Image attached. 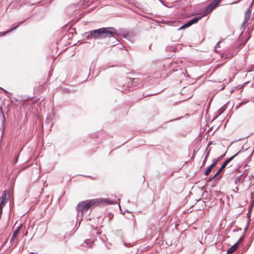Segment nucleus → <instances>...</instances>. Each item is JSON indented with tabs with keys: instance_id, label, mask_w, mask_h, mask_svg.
Wrapping results in <instances>:
<instances>
[{
	"instance_id": "obj_1",
	"label": "nucleus",
	"mask_w": 254,
	"mask_h": 254,
	"mask_svg": "<svg viewBox=\"0 0 254 254\" xmlns=\"http://www.w3.org/2000/svg\"><path fill=\"white\" fill-rule=\"evenodd\" d=\"M116 201H113L106 198H101L99 199H88L79 202L76 208L77 212L76 216L77 220H79V225L82 219V216L84 212L87 211L89 209H92L97 206H100L104 203L108 204H114L117 203ZM79 225H78L79 226Z\"/></svg>"
},
{
	"instance_id": "obj_2",
	"label": "nucleus",
	"mask_w": 254,
	"mask_h": 254,
	"mask_svg": "<svg viewBox=\"0 0 254 254\" xmlns=\"http://www.w3.org/2000/svg\"><path fill=\"white\" fill-rule=\"evenodd\" d=\"M117 35L116 29L112 27H102L98 29L90 30L84 33L83 36L87 39H103L106 38L112 37L115 40L113 43L116 45L119 41L115 37Z\"/></svg>"
},
{
	"instance_id": "obj_3",
	"label": "nucleus",
	"mask_w": 254,
	"mask_h": 254,
	"mask_svg": "<svg viewBox=\"0 0 254 254\" xmlns=\"http://www.w3.org/2000/svg\"><path fill=\"white\" fill-rule=\"evenodd\" d=\"M244 147H242V149L240 150L238 152H237L236 154H235L234 155L232 156L231 157L227 158L226 160L224 161V162L223 163L222 165L220 167V168L218 169V170L216 172V175H219L222 170L227 166V165L235 157H236L239 153H240L242 152H243L245 150H247L248 149H246L245 150H243Z\"/></svg>"
},
{
	"instance_id": "obj_4",
	"label": "nucleus",
	"mask_w": 254,
	"mask_h": 254,
	"mask_svg": "<svg viewBox=\"0 0 254 254\" xmlns=\"http://www.w3.org/2000/svg\"><path fill=\"white\" fill-rule=\"evenodd\" d=\"M143 79L139 78H133L128 81L127 86L128 87L132 86L136 88H140L143 86Z\"/></svg>"
},
{
	"instance_id": "obj_5",
	"label": "nucleus",
	"mask_w": 254,
	"mask_h": 254,
	"mask_svg": "<svg viewBox=\"0 0 254 254\" xmlns=\"http://www.w3.org/2000/svg\"><path fill=\"white\" fill-rule=\"evenodd\" d=\"M247 177V175H245L244 173H242L238 176L236 177L235 179V184L236 185H239L241 183H242Z\"/></svg>"
},
{
	"instance_id": "obj_6",
	"label": "nucleus",
	"mask_w": 254,
	"mask_h": 254,
	"mask_svg": "<svg viewBox=\"0 0 254 254\" xmlns=\"http://www.w3.org/2000/svg\"><path fill=\"white\" fill-rule=\"evenodd\" d=\"M212 3H210L208 4L205 8L203 10V14L204 15H206L208 13L211 12V11L215 7L213 5H212Z\"/></svg>"
},
{
	"instance_id": "obj_7",
	"label": "nucleus",
	"mask_w": 254,
	"mask_h": 254,
	"mask_svg": "<svg viewBox=\"0 0 254 254\" xmlns=\"http://www.w3.org/2000/svg\"><path fill=\"white\" fill-rule=\"evenodd\" d=\"M9 198V192L8 191L6 192L5 191L2 194L1 196L0 197V201L1 202H5V203H6L8 200Z\"/></svg>"
},
{
	"instance_id": "obj_8",
	"label": "nucleus",
	"mask_w": 254,
	"mask_h": 254,
	"mask_svg": "<svg viewBox=\"0 0 254 254\" xmlns=\"http://www.w3.org/2000/svg\"><path fill=\"white\" fill-rule=\"evenodd\" d=\"M28 18H27L24 19V20L19 22L17 26H16L14 27L13 28L8 30V31H5L4 32H0V34H1L2 36H4L5 34L10 33V32L12 31L13 30L17 29L20 25H21L23 22H24Z\"/></svg>"
},
{
	"instance_id": "obj_9",
	"label": "nucleus",
	"mask_w": 254,
	"mask_h": 254,
	"mask_svg": "<svg viewBox=\"0 0 254 254\" xmlns=\"http://www.w3.org/2000/svg\"><path fill=\"white\" fill-rule=\"evenodd\" d=\"M22 226V224H20L19 226H18L16 228V229L13 232V233H12V236H11V238L10 239V241H12V240H13L16 238V237L17 236V235L19 233L20 229Z\"/></svg>"
},
{
	"instance_id": "obj_10",
	"label": "nucleus",
	"mask_w": 254,
	"mask_h": 254,
	"mask_svg": "<svg viewBox=\"0 0 254 254\" xmlns=\"http://www.w3.org/2000/svg\"><path fill=\"white\" fill-rule=\"evenodd\" d=\"M203 16H196L188 21V22L190 23V26L192 24L196 23L199 20H200Z\"/></svg>"
},
{
	"instance_id": "obj_11",
	"label": "nucleus",
	"mask_w": 254,
	"mask_h": 254,
	"mask_svg": "<svg viewBox=\"0 0 254 254\" xmlns=\"http://www.w3.org/2000/svg\"><path fill=\"white\" fill-rule=\"evenodd\" d=\"M147 226L148 228V233L150 234H151L153 231H155L156 229L155 225L150 222H147Z\"/></svg>"
},
{
	"instance_id": "obj_12",
	"label": "nucleus",
	"mask_w": 254,
	"mask_h": 254,
	"mask_svg": "<svg viewBox=\"0 0 254 254\" xmlns=\"http://www.w3.org/2000/svg\"><path fill=\"white\" fill-rule=\"evenodd\" d=\"M252 10L250 8H248L245 13L244 19L245 22H248L251 15Z\"/></svg>"
},
{
	"instance_id": "obj_13",
	"label": "nucleus",
	"mask_w": 254,
	"mask_h": 254,
	"mask_svg": "<svg viewBox=\"0 0 254 254\" xmlns=\"http://www.w3.org/2000/svg\"><path fill=\"white\" fill-rule=\"evenodd\" d=\"M237 243L234 244L233 246L230 247L227 250L226 254H230L234 252L237 249Z\"/></svg>"
},
{
	"instance_id": "obj_14",
	"label": "nucleus",
	"mask_w": 254,
	"mask_h": 254,
	"mask_svg": "<svg viewBox=\"0 0 254 254\" xmlns=\"http://www.w3.org/2000/svg\"><path fill=\"white\" fill-rule=\"evenodd\" d=\"M226 110L225 105L221 107L218 111L217 115L215 117L214 120L217 119L219 116H220Z\"/></svg>"
},
{
	"instance_id": "obj_15",
	"label": "nucleus",
	"mask_w": 254,
	"mask_h": 254,
	"mask_svg": "<svg viewBox=\"0 0 254 254\" xmlns=\"http://www.w3.org/2000/svg\"><path fill=\"white\" fill-rule=\"evenodd\" d=\"M211 149V148H209L208 149V151H206L207 152H206V153L205 154V155L204 156V158L203 162H202V166L204 165V164L205 163L206 161H207V158H208V156L209 155Z\"/></svg>"
},
{
	"instance_id": "obj_16",
	"label": "nucleus",
	"mask_w": 254,
	"mask_h": 254,
	"mask_svg": "<svg viewBox=\"0 0 254 254\" xmlns=\"http://www.w3.org/2000/svg\"><path fill=\"white\" fill-rule=\"evenodd\" d=\"M174 22L177 23L174 20H163L162 22V23L167 25H169V26H172V25H173V23H174Z\"/></svg>"
},
{
	"instance_id": "obj_17",
	"label": "nucleus",
	"mask_w": 254,
	"mask_h": 254,
	"mask_svg": "<svg viewBox=\"0 0 254 254\" xmlns=\"http://www.w3.org/2000/svg\"><path fill=\"white\" fill-rule=\"evenodd\" d=\"M45 123L47 125H51L52 126L53 125V123L52 122V117L50 116H48L45 120Z\"/></svg>"
},
{
	"instance_id": "obj_18",
	"label": "nucleus",
	"mask_w": 254,
	"mask_h": 254,
	"mask_svg": "<svg viewBox=\"0 0 254 254\" xmlns=\"http://www.w3.org/2000/svg\"><path fill=\"white\" fill-rule=\"evenodd\" d=\"M214 194L218 197H220V199H221V197L223 196V193L220 191L214 190Z\"/></svg>"
},
{
	"instance_id": "obj_19",
	"label": "nucleus",
	"mask_w": 254,
	"mask_h": 254,
	"mask_svg": "<svg viewBox=\"0 0 254 254\" xmlns=\"http://www.w3.org/2000/svg\"><path fill=\"white\" fill-rule=\"evenodd\" d=\"M0 118H1L2 124L5 121V118L3 114V112L2 110L1 107H0Z\"/></svg>"
},
{
	"instance_id": "obj_20",
	"label": "nucleus",
	"mask_w": 254,
	"mask_h": 254,
	"mask_svg": "<svg viewBox=\"0 0 254 254\" xmlns=\"http://www.w3.org/2000/svg\"><path fill=\"white\" fill-rule=\"evenodd\" d=\"M84 243H85L88 247L91 248L94 243V241L89 239H86L84 241Z\"/></svg>"
},
{
	"instance_id": "obj_21",
	"label": "nucleus",
	"mask_w": 254,
	"mask_h": 254,
	"mask_svg": "<svg viewBox=\"0 0 254 254\" xmlns=\"http://www.w3.org/2000/svg\"><path fill=\"white\" fill-rule=\"evenodd\" d=\"M212 169L209 167H207L204 171V174L205 176H208L210 173L212 171Z\"/></svg>"
},
{
	"instance_id": "obj_22",
	"label": "nucleus",
	"mask_w": 254,
	"mask_h": 254,
	"mask_svg": "<svg viewBox=\"0 0 254 254\" xmlns=\"http://www.w3.org/2000/svg\"><path fill=\"white\" fill-rule=\"evenodd\" d=\"M251 217H250V215H249V216H248V220H247V224L245 226V232H246L247 230H248V228L249 226V225H250V223L251 222Z\"/></svg>"
},
{
	"instance_id": "obj_23",
	"label": "nucleus",
	"mask_w": 254,
	"mask_h": 254,
	"mask_svg": "<svg viewBox=\"0 0 254 254\" xmlns=\"http://www.w3.org/2000/svg\"><path fill=\"white\" fill-rule=\"evenodd\" d=\"M246 232H244L243 233V235L239 238V239L238 240V241L236 243H237V245H238V244L240 243V242H242L244 241V237H245V233Z\"/></svg>"
},
{
	"instance_id": "obj_24",
	"label": "nucleus",
	"mask_w": 254,
	"mask_h": 254,
	"mask_svg": "<svg viewBox=\"0 0 254 254\" xmlns=\"http://www.w3.org/2000/svg\"><path fill=\"white\" fill-rule=\"evenodd\" d=\"M226 152H227V151L224 154H223V155H222L220 156H219L218 157H217L215 159V161L218 163L220 160H221L223 158V157L225 156Z\"/></svg>"
},
{
	"instance_id": "obj_25",
	"label": "nucleus",
	"mask_w": 254,
	"mask_h": 254,
	"mask_svg": "<svg viewBox=\"0 0 254 254\" xmlns=\"http://www.w3.org/2000/svg\"><path fill=\"white\" fill-rule=\"evenodd\" d=\"M221 0H214L211 3H212V5H213L215 7H216L221 1Z\"/></svg>"
},
{
	"instance_id": "obj_26",
	"label": "nucleus",
	"mask_w": 254,
	"mask_h": 254,
	"mask_svg": "<svg viewBox=\"0 0 254 254\" xmlns=\"http://www.w3.org/2000/svg\"><path fill=\"white\" fill-rule=\"evenodd\" d=\"M40 3V1H39L37 3H31L30 1H26L25 4H26V5H28L29 6H31V5H38Z\"/></svg>"
},
{
	"instance_id": "obj_27",
	"label": "nucleus",
	"mask_w": 254,
	"mask_h": 254,
	"mask_svg": "<svg viewBox=\"0 0 254 254\" xmlns=\"http://www.w3.org/2000/svg\"><path fill=\"white\" fill-rule=\"evenodd\" d=\"M123 244L126 247H131L132 246V245L130 243H127L124 240H123Z\"/></svg>"
},
{
	"instance_id": "obj_28",
	"label": "nucleus",
	"mask_w": 254,
	"mask_h": 254,
	"mask_svg": "<svg viewBox=\"0 0 254 254\" xmlns=\"http://www.w3.org/2000/svg\"><path fill=\"white\" fill-rule=\"evenodd\" d=\"M218 175H216V173L213 176L209 177L208 179V180H207V183H209V182L212 181L213 179H214L215 178H216Z\"/></svg>"
},
{
	"instance_id": "obj_29",
	"label": "nucleus",
	"mask_w": 254,
	"mask_h": 254,
	"mask_svg": "<svg viewBox=\"0 0 254 254\" xmlns=\"http://www.w3.org/2000/svg\"><path fill=\"white\" fill-rule=\"evenodd\" d=\"M182 26L183 27L184 29H186L187 28H189L190 26V23H189L188 21L186 23H185V24H183V25H182Z\"/></svg>"
},
{
	"instance_id": "obj_30",
	"label": "nucleus",
	"mask_w": 254,
	"mask_h": 254,
	"mask_svg": "<svg viewBox=\"0 0 254 254\" xmlns=\"http://www.w3.org/2000/svg\"><path fill=\"white\" fill-rule=\"evenodd\" d=\"M254 64L252 65V66H251L250 67H249L247 71L248 72H251L252 71H254Z\"/></svg>"
},
{
	"instance_id": "obj_31",
	"label": "nucleus",
	"mask_w": 254,
	"mask_h": 254,
	"mask_svg": "<svg viewBox=\"0 0 254 254\" xmlns=\"http://www.w3.org/2000/svg\"><path fill=\"white\" fill-rule=\"evenodd\" d=\"M174 21L177 23H176L174 22V23H173V25H172V26H175V27L179 26L181 21H176V20H174Z\"/></svg>"
},
{
	"instance_id": "obj_32",
	"label": "nucleus",
	"mask_w": 254,
	"mask_h": 254,
	"mask_svg": "<svg viewBox=\"0 0 254 254\" xmlns=\"http://www.w3.org/2000/svg\"><path fill=\"white\" fill-rule=\"evenodd\" d=\"M247 26V22H245V19H244V21L242 24V28H243L244 29H245Z\"/></svg>"
},
{
	"instance_id": "obj_33",
	"label": "nucleus",
	"mask_w": 254,
	"mask_h": 254,
	"mask_svg": "<svg viewBox=\"0 0 254 254\" xmlns=\"http://www.w3.org/2000/svg\"><path fill=\"white\" fill-rule=\"evenodd\" d=\"M220 41H218V42L217 43V44H216V46H215V52L216 53H218V52L217 51L216 48H217V47L220 48V46H219V45H220Z\"/></svg>"
},
{
	"instance_id": "obj_34",
	"label": "nucleus",
	"mask_w": 254,
	"mask_h": 254,
	"mask_svg": "<svg viewBox=\"0 0 254 254\" xmlns=\"http://www.w3.org/2000/svg\"><path fill=\"white\" fill-rule=\"evenodd\" d=\"M218 163L216 162L215 161V162H214L213 163H212L210 166H209L212 169H213V168H214L216 165V164H217Z\"/></svg>"
},
{
	"instance_id": "obj_35",
	"label": "nucleus",
	"mask_w": 254,
	"mask_h": 254,
	"mask_svg": "<svg viewBox=\"0 0 254 254\" xmlns=\"http://www.w3.org/2000/svg\"><path fill=\"white\" fill-rule=\"evenodd\" d=\"M216 144L215 143H213V141H209L208 142V144H207V147H206V151H207V149H208V147L209 146V145H211V144Z\"/></svg>"
},
{
	"instance_id": "obj_36",
	"label": "nucleus",
	"mask_w": 254,
	"mask_h": 254,
	"mask_svg": "<svg viewBox=\"0 0 254 254\" xmlns=\"http://www.w3.org/2000/svg\"><path fill=\"white\" fill-rule=\"evenodd\" d=\"M254 205V200H253V201L251 202V203L250 204L249 206V209H250V210L252 211V209Z\"/></svg>"
},
{
	"instance_id": "obj_37",
	"label": "nucleus",
	"mask_w": 254,
	"mask_h": 254,
	"mask_svg": "<svg viewBox=\"0 0 254 254\" xmlns=\"http://www.w3.org/2000/svg\"><path fill=\"white\" fill-rule=\"evenodd\" d=\"M70 30L71 31H70V32H69L68 35H70V34H71L72 35V34H73V33H76V30H75V29H72H72H71Z\"/></svg>"
},
{
	"instance_id": "obj_38",
	"label": "nucleus",
	"mask_w": 254,
	"mask_h": 254,
	"mask_svg": "<svg viewBox=\"0 0 254 254\" xmlns=\"http://www.w3.org/2000/svg\"><path fill=\"white\" fill-rule=\"evenodd\" d=\"M235 223V222L233 221L232 222L230 225H229V226L227 228V229H231V228L233 227V225Z\"/></svg>"
},
{
	"instance_id": "obj_39",
	"label": "nucleus",
	"mask_w": 254,
	"mask_h": 254,
	"mask_svg": "<svg viewBox=\"0 0 254 254\" xmlns=\"http://www.w3.org/2000/svg\"><path fill=\"white\" fill-rule=\"evenodd\" d=\"M18 158H19V155H16L15 157V158H14V163L15 164H16L17 161H18Z\"/></svg>"
},
{
	"instance_id": "obj_40",
	"label": "nucleus",
	"mask_w": 254,
	"mask_h": 254,
	"mask_svg": "<svg viewBox=\"0 0 254 254\" xmlns=\"http://www.w3.org/2000/svg\"><path fill=\"white\" fill-rule=\"evenodd\" d=\"M0 89H2V90L4 91V92L5 93L7 94H9V95H11V93L9 92H8V91H7L6 90L4 89H3V88H1Z\"/></svg>"
},
{
	"instance_id": "obj_41",
	"label": "nucleus",
	"mask_w": 254,
	"mask_h": 254,
	"mask_svg": "<svg viewBox=\"0 0 254 254\" xmlns=\"http://www.w3.org/2000/svg\"><path fill=\"white\" fill-rule=\"evenodd\" d=\"M244 104V102H241L239 105L238 106H236V109H238L239 108V107H240V106H241L242 105H243Z\"/></svg>"
},
{
	"instance_id": "obj_42",
	"label": "nucleus",
	"mask_w": 254,
	"mask_h": 254,
	"mask_svg": "<svg viewBox=\"0 0 254 254\" xmlns=\"http://www.w3.org/2000/svg\"><path fill=\"white\" fill-rule=\"evenodd\" d=\"M251 210H250V209H249V211H248V212L247 213V217L249 216V215L251 216Z\"/></svg>"
},
{
	"instance_id": "obj_43",
	"label": "nucleus",
	"mask_w": 254,
	"mask_h": 254,
	"mask_svg": "<svg viewBox=\"0 0 254 254\" xmlns=\"http://www.w3.org/2000/svg\"><path fill=\"white\" fill-rule=\"evenodd\" d=\"M128 36V34H124L123 35V37L124 38H127V37Z\"/></svg>"
},
{
	"instance_id": "obj_44",
	"label": "nucleus",
	"mask_w": 254,
	"mask_h": 254,
	"mask_svg": "<svg viewBox=\"0 0 254 254\" xmlns=\"http://www.w3.org/2000/svg\"><path fill=\"white\" fill-rule=\"evenodd\" d=\"M184 30V28H183V27L182 26H181L180 27H179L178 29V31H180V30Z\"/></svg>"
},
{
	"instance_id": "obj_45",
	"label": "nucleus",
	"mask_w": 254,
	"mask_h": 254,
	"mask_svg": "<svg viewBox=\"0 0 254 254\" xmlns=\"http://www.w3.org/2000/svg\"><path fill=\"white\" fill-rule=\"evenodd\" d=\"M119 208H120V211H121V213H123V212L122 211V210L121 209V205L120 204H119Z\"/></svg>"
},
{
	"instance_id": "obj_46",
	"label": "nucleus",
	"mask_w": 254,
	"mask_h": 254,
	"mask_svg": "<svg viewBox=\"0 0 254 254\" xmlns=\"http://www.w3.org/2000/svg\"><path fill=\"white\" fill-rule=\"evenodd\" d=\"M159 0L161 2V3L162 4H163L164 6H166V5H165V4L164 3V1H162V0Z\"/></svg>"
},
{
	"instance_id": "obj_47",
	"label": "nucleus",
	"mask_w": 254,
	"mask_h": 254,
	"mask_svg": "<svg viewBox=\"0 0 254 254\" xmlns=\"http://www.w3.org/2000/svg\"><path fill=\"white\" fill-rule=\"evenodd\" d=\"M179 72L181 73H183V69L182 68H180L179 69Z\"/></svg>"
},
{
	"instance_id": "obj_48",
	"label": "nucleus",
	"mask_w": 254,
	"mask_h": 254,
	"mask_svg": "<svg viewBox=\"0 0 254 254\" xmlns=\"http://www.w3.org/2000/svg\"><path fill=\"white\" fill-rule=\"evenodd\" d=\"M90 69H89V75H90ZM89 77V75H88V76L87 78L86 79V80L88 79Z\"/></svg>"
},
{
	"instance_id": "obj_49",
	"label": "nucleus",
	"mask_w": 254,
	"mask_h": 254,
	"mask_svg": "<svg viewBox=\"0 0 254 254\" xmlns=\"http://www.w3.org/2000/svg\"><path fill=\"white\" fill-rule=\"evenodd\" d=\"M225 86L224 85L221 88V90H223L225 88Z\"/></svg>"
},
{
	"instance_id": "obj_50",
	"label": "nucleus",
	"mask_w": 254,
	"mask_h": 254,
	"mask_svg": "<svg viewBox=\"0 0 254 254\" xmlns=\"http://www.w3.org/2000/svg\"><path fill=\"white\" fill-rule=\"evenodd\" d=\"M8 108H9V105H8L7 106V112L8 111Z\"/></svg>"
},
{
	"instance_id": "obj_51",
	"label": "nucleus",
	"mask_w": 254,
	"mask_h": 254,
	"mask_svg": "<svg viewBox=\"0 0 254 254\" xmlns=\"http://www.w3.org/2000/svg\"><path fill=\"white\" fill-rule=\"evenodd\" d=\"M196 152H197V151H195V150H194V151H193V154H194L195 153H196Z\"/></svg>"
},
{
	"instance_id": "obj_52",
	"label": "nucleus",
	"mask_w": 254,
	"mask_h": 254,
	"mask_svg": "<svg viewBox=\"0 0 254 254\" xmlns=\"http://www.w3.org/2000/svg\"><path fill=\"white\" fill-rule=\"evenodd\" d=\"M13 99L16 101H17L18 100L15 98H13Z\"/></svg>"
},
{
	"instance_id": "obj_53",
	"label": "nucleus",
	"mask_w": 254,
	"mask_h": 254,
	"mask_svg": "<svg viewBox=\"0 0 254 254\" xmlns=\"http://www.w3.org/2000/svg\"><path fill=\"white\" fill-rule=\"evenodd\" d=\"M253 3H254V0H253L252 4H253Z\"/></svg>"
},
{
	"instance_id": "obj_54",
	"label": "nucleus",
	"mask_w": 254,
	"mask_h": 254,
	"mask_svg": "<svg viewBox=\"0 0 254 254\" xmlns=\"http://www.w3.org/2000/svg\"><path fill=\"white\" fill-rule=\"evenodd\" d=\"M236 190H239V188L238 187H236Z\"/></svg>"
},
{
	"instance_id": "obj_55",
	"label": "nucleus",
	"mask_w": 254,
	"mask_h": 254,
	"mask_svg": "<svg viewBox=\"0 0 254 254\" xmlns=\"http://www.w3.org/2000/svg\"><path fill=\"white\" fill-rule=\"evenodd\" d=\"M237 172H240V171H239V169H237Z\"/></svg>"
},
{
	"instance_id": "obj_56",
	"label": "nucleus",
	"mask_w": 254,
	"mask_h": 254,
	"mask_svg": "<svg viewBox=\"0 0 254 254\" xmlns=\"http://www.w3.org/2000/svg\"><path fill=\"white\" fill-rule=\"evenodd\" d=\"M151 45H150L149 46V48L150 49H151Z\"/></svg>"
},
{
	"instance_id": "obj_57",
	"label": "nucleus",
	"mask_w": 254,
	"mask_h": 254,
	"mask_svg": "<svg viewBox=\"0 0 254 254\" xmlns=\"http://www.w3.org/2000/svg\"><path fill=\"white\" fill-rule=\"evenodd\" d=\"M221 178V176H220V177H218V179H220Z\"/></svg>"
},
{
	"instance_id": "obj_58",
	"label": "nucleus",
	"mask_w": 254,
	"mask_h": 254,
	"mask_svg": "<svg viewBox=\"0 0 254 254\" xmlns=\"http://www.w3.org/2000/svg\"><path fill=\"white\" fill-rule=\"evenodd\" d=\"M251 177H253V175L250 176V178H251Z\"/></svg>"
},
{
	"instance_id": "obj_59",
	"label": "nucleus",
	"mask_w": 254,
	"mask_h": 254,
	"mask_svg": "<svg viewBox=\"0 0 254 254\" xmlns=\"http://www.w3.org/2000/svg\"><path fill=\"white\" fill-rule=\"evenodd\" d=\"M247 83H248V81H247V82H246L245 83V84H247Z\"/></svg>"
},
{
	"instance_id": "obj_60",
	"label": "nucleus",
	"mask_w": 254,
	"mask_h": 254,
	"mask_svg": "<svg viewBox=\"0 0 254 254\" xmlns=\"http://www.w3.org/2000/svg\"><path fill=\"white\" fill-rule=\"evenodd\" d=\"M239 230L241 231V228H239ZM237 231H238V230Z\"/></svg>"
},
{
	"instance_id": "obj_61",
	"label": "nucleus",
	"mask_w": 254,
	"mask_h": 254,
	"mask_svg": "<svg viewBox=\"0 0 254 254\" xmlns=\"http://www.w3.org/2000/svg\"><path fill=\"white\" fill-rule=\"evenodd\" d=\"M236 231V230L235 229H234V230H233V232H235Z\"/></svg>"
},
{
	"instance_id": "obj_62",
	"label": "nucleus",
	"mask_w": 254,
	"mask_h": 254,
	"mask_svg": "<svg viewBox=\"0 0 254 254\" xmlns=\"http://www.w3.org/2000/svg\"><path fill=\"white\" fill-rule=\"evenodd\" d=\"M251 244V242H250V243H248V244Z\"/></svg>"
},
{
	"instance_id": "obj_63",
	"label": "nucleus",
	"mask_w": 254,
	"mask_h": 254,
	"mask_svg": "<svg viewBox=\"0 0 254 254\" xmlns=\"http://www.w3.org/2000/svg\"><path fill=\"white\" fill-rule=\"evenodd\" d=\"M251 244V242H250V243H248V244Z\"/></svg>"
},
{
	"instance_id": "obj_64",
	"label": "nucleus",
	"mask_w": 254,
	"mask_h": 254,
	"mask_svg": "<svg viewBox=\"0 0 254 254\" xmlns=\"http://www.w3.org/2000/svg\"><path fill=\"white\" fill-rule=\"evenodd\" d=\"M242 139H239V140H238V141H240V140H241Z\"/></svg>"
}]
</instances>
